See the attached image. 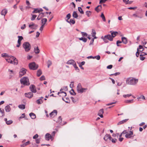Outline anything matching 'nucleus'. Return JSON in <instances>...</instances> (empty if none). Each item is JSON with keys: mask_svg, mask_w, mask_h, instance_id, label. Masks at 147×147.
I'll return each mask as SVG.
<instances>
[{"mask_svg": "<svg viewBox=\"0 0 147 147\" xmlns=\"http://www.w3.org/2000/svg\"><path fill=\"white\" fill-rule=\"evenodd\" d=\"M138 80L135 78H129L126 80L127 83L130 85H135L138 82Z\"/></svg>", "mask_w": 147, "mask_h": 147, "instance_id": "1", "label": "nucleus"}, {"mask_svg": "<svg viewBox=\"0 0 147 147\" xmlns=\"http://www.w3.org/2000/svg\"><path fill=\"white\" fill-rule=\"evenodd\" d=\"M20 82L24 85L28 86L30 85L28 78L26 77H24L20 80Z\"/></svg>", "mask_w": 147, "mask_h": 147, "instance_id": "2", "label": "nucleus"}, {"mask_svg": "<svg viewBox=\"0 0 147 147\" xmlns=\"http://www.w3.org/2000/svg\"><path fill=\"white\" fill-rule=\"evenodd\" d=\"M87 89V88H82L81 85L80 83L78 84L77 87V91L78 93H82L85 92Z\"/></svg>", "mask_w": 147, "mask_h": 147, "instance_id": "3", "label": "nucleus"}, {"mask_svg": "<svg viewBox=\"0 0 147 147\" xmlns=\"http://www.w3.org/2000/svg\"><path fill=\"white\" fill-rule=\"evenodd\" d=\"M23 46L26 52H28L30 49V44L28 42L24 43Z\"/></svg>", "mask_w": 147, "mask_h": 147, "instance_id": "4", "label": "nucleus"}, {"mask_svg": "<svg viewBox=\"0 0 147 147\" xmlns=\"http://www.w3.org/2000/svg\"><path fill=\"white\" fill-rule=\"evenodd\" d=\"M29 67L30 69L35 70L38 68V65L36 64L35 63L32 62L29 64Z\"/></svg>", "mask_w": 147, "mask_h": 147, "instance_id": "5", "label": "nucleus"}, {"mask_svg": "<svg viewBox=\"0 0 147 147\" xmlns=\"http://www.w3.org/2000/svg\"><path fill=\"white\" fill-rule=\"evenodd\" d=\"M7 58L6 59V61L9 63H13V59H15V57L12 56H9V57H7Z\"/></svg>", "mask_w": 147, "mask_h": 147, "instance_id": "6", "label": "nucleus"}, {"mask_svg": "<svg viewBox=\"0 0 147 147\" xmlns=\"http://www.w3.org/2000/svg\"><path fill=\"white\" fill-rule=\"evenodd\" d=\"M27 70L24 68H22L19 72V76L22 77L26 73Z\"/></svg>", "mask_w": 147, "mask_h": 147, "instance_id": "7", "label": "nucleus"}, {"mask_svg": "<svg viewBox=\"0 0 147 147\" xmlns=\"http://www.w3.org/2000/svg\"><path fill=\"white\" fill-rule=\"evenodd\" d=\"M30 89L31 92L33 93H36V90L35 86L34 85H31L30 87Z\"/></svg>", "mask_w": 147, "mask_h": 147, "instance_id": "8", "label": "nucleus"}, {"mask_svg": "<svg viewBox=\"0 0 147 147\" xmlns=\"http://www.w3.org/2000/svg\"><path fill=\"white\" fill-rule=\"evenodd\" d=\"M133 133L132 131H131L129 133H127L125 135V137L128 138H131V137H134V136H132Z\"/></svg>", "mask_w": 147, "mask_h": 147, "instance_id": "9", "label": "nucleus"}, {"mask_svg": "<svg viewBox=\"0 0 147 147\" xmlns=\"http://www.w3.org/2000/svg\"><path fill=\"white\" fill-rule=\"evenodd\" d=\"M45 139L47 141H49L50 139L53 140L52 136L49 133H47L45 135Z\"/></svg>", "mask_w": 147, "mask_h": 147, "instance_id": "10", "label": "nucleus"}, {"mask_svg": "<svg viewBox=\"0 0 147 147\" xmlns=\"http://www.w3.org/2000/svg\"><path fill=\"white\" fill-rule=\"evenodd\" d=\"M25 95L26 97L29 98H31L33 97V94L32 92H29L25 93Z\"/></svg>", "mask_w": 147, "mask_h": 147, "instance_id": "11", "label": "nucleus"}, {"mask_svg": "<svg viewBox=\"0 0 147 147\" xmlns=\"http://www.w3.org/2000/svg\"><path fill=\"white\" fill-rule=\"evenodd\" d=\"M112 139V137L109 134H107L105 135L104 138V139L105 141H107L109 140H111Z\"/></svg>", "mask_w": 147, "mask_h": 147, "instance_id": "12", "label": "nucleus"}, {"mask_svg": "<svg viewBox=\"0 0 147 147\" xmlns=\"http://www.w3.org/2000/svg\"><path fill=\"white\" fill-rule=\"evenodd\" d=\"M57 111L56 110H54L50 114V116L51 117H53L57 115Z\"/></svg>", "mask_w": 147, "mask_h": 147, "instance_id": "13", "label": "nucleus"}, {"mask_svg": "<svg viewBox=\"0 0 147 147\" xmlns=\"http://www.w3.org/2000/svg\"><path fill=\"white\" fill-rule=\"evenodd\" d=\"M9 105H12V104H9L6 106L5 108V111L7 112H9L11 111V108Z\"/></svg>", "mask_w": 147, "mask_h": 147, "instance_id": "14", "label": "nucleus"}, {"mask_svg": "<svg viewBox=\"0 0 147 147\" xmlns=\"http://www.w3.org/2000/svg\"><path fill=\"white\" fill-rule=\"evenodd\" d=\"M143 49V47L141 45H140L139 46V48H137V51L136 53V55L137 57H138L140 54L139 49Z\"/></svg>", "mask_w": 147, "mask_h": 147, "instance_id": "15", "label": "nucleus"}, {"mask_svg": "<svg viewBox=\"0 0 147 147\" xmlns=\"http://www.w3.org/2000/svg\"><path fill=\"white\" fill-rule=\"evenodd\" d=\"M105 38L109 40L112 41L113 40V38L111 35L110 34L107 35L105 36Z\"/></svg>", "mask_w": 147, "mask_h": 147, "instance_id": "16", "label": "nucleus"}, {"mask_svg": "<svg viewBox=\"0 0 147 147\" xmlns=\"http://www.w3.org/2000/svg\"><path fill=\"white\" fill-rule=\"evenodd\" d=\"M7 10L5 9H3L1 12V15L2 16H4L7 14Z\"/></svg>", "mask_w": 147, "mask_h": 147, "instance_id": "17", "label": "nucleus"}, {"mask_svg": "<svg viewBox=\"0 0 147 147\" xmlns=\"http://www.w3.org/2000/svg\"><path fill=\"white\" fill-rule=\"evenodd\" d=\"M102 9L101 5H99L95 8V10L97 12H98L100 11Z\"/></svg>", "mask_w": 147, "mask_h": 147, "instance_id": "18", "label": "nucleus"}, {"mask_svg": "<svg viewBox=\"0 0 147 147\" xmlns=\"http://www.w3.org/2000/svg\"><path fill=\"white\" fill-rule=\"evenodd\" d=\"M75 63L74 60L72 59L69 60L67 62V63L68 64L74 65Z\"/></svg>", "mask_w": 147, "mask_h": 147, "instance_id": "19", "label": "nucleus"}, {"mask_svg": "<svg viewBox=\"0 0 147 147\" xmlns=\"http://www.w3.org/2000/svg\"><path fill=\"white\" fill-rule=\"evenodd\" d=\"M4 120L5 121L6 123L8 125L11 124L13 122V121L11 120L7 121V118H5L4 119Z\"/></svg>", "mask_w": 147, "mask_h": 147, "instance_id": "20", "label": "nucleus"}, {"mask_svg": "<svg viewBox=\"0 0 147 147\" xmlns=\"http://www.w3.org/2000/svg\"><path fill=\"white\" fill-rule=\"evenodd\" d=\"M121 39L122 42L124 44H126L127 43V40L126 38L125 37H122L121 38Z\"/></svg>", "mask_w": 147, "mask_h": 147, "instance_id": "21", "label": "nucleus"}, {"mask_svg": "<svg viewBox=\"0 0 147 147\" xmlns=\"http://www.w3.org/2000/svg\"><path fill=\"white\" fill-rule=\"evenodd\" d=\"M34 52L36 54H38L39 53L40 50L38 47H34Z\"/></svg>", "mask_w": 147, "mask_h": 147, "instance_id": "22", "label": "nucleus"}, {"mask_svg": "<svg viewBox=\"0 0 147 147\" xmlns=\"http://www.w3.org/2000/svg\"><path fill=\"white\" fill-rule=\"evenodd\" d=\"M110 32L111 33V36H112L113 38L116 36V34H118V32H112V31H111Z\"/></svg>", "mask_w": 147, "mask_h": 147, "instance_id": "23", "label": "nucleus"}, {"mask_svg": "<svg viewBox=\"0 0 147 147\" xmlns=\"http://www.w3.org/2000/svg\"><path fill=\"white\" fill-rule=\"evenodd\" d=\"M29 115L32 119H34L36 117V115L34 113H31L29 114Z\"/></svg>", "mask_w": 147, "mask_h": 147, "instance_id": "24", "label": "nucleus"}, {"mask_svg": "<svg viewBox=\"0 0 147 147\" xmlns=\"http://www.w3.org/2000/svg\"><path fill=\"white\" fill-rule=\"evenodd\" d=\"M47 21V20L46 18H44L42 19L41 20L42 25L44 26Z\"/></svg>", "mask_w": 147, "mask_h": 147, "instance_id": "25", "label": "nucleus"}, {"mask_svg": "<svg viewBox=\"0 0 147 147\" xmlns=\"http://www.w3.org/2000/svg\"><path fill=\"white\" fill-rule=\"evenodd\" d=\"M36 102L38 104H41L43 102V101L42 100V99L40 98L37 100L36 101Z\"/></svg>", "mask_w": 147, "mask_h": 147, "instance_id": "26", "label": "nucleus"}, {"mask_svg": "<svg viewBox=\"0 0 147 147\" xmlns=\"http://www.w3.org/2000/svg\"><path fill=\"white\" fill-rule=\"evenodd\" d=\"M4 111L3 109H0V116L2 117L4 115Z\"/></svg>", "mask_w": 147, "mask_h": 147, "instance_id": "27", "label": "nucleus"}, {"mask_svg": "<svg viewBox=\"0 0 147 147\" xmlns=\"http://www.w3.org/2000/svg\"><path fill=\"white\" fill-rule=\"evenodd\" d=\"M42 74V72L40 69L38 70L37 71V76L39 77Z\"/></svg>", "mask_w": 147, "mask_h": 147, "instance_id": "28", "label": "nucleus"}, {"mask_svg": "<svg viewBox=\"0 0 147 147\" xmlns=\"http://www.w3.org/2000/svg\"><path fill=\"white\" fill-rule=\"evenodd\" d=\"M127 120V119H125L122 121H121L118 123L117 124L119 125L123 123H124L126 122Z\"/></svg>", "mask_w": 147, "mask_h": 147, "instance_id": "29", "label": "nucleus"}, {"mask_svg": "<svg viewBox=\"0 0 147 147\" xmlns=\"http://www.w3.org/2000/svg\"><path fill=\"white\" fill-rule=\"evenodd\" d=\"M19 108L21 109H24L25 108V105H20L18 106Z\"/></svg>", "mask_w": 147, "mask_h": 147, "instance_id": "30", "label": "nucleus"}, {"mask_svg": "<svg viewBox=\"0 0 147 147\" xmlns=\"http://www.w3.org/2000/svg\"><path fill=\"white\" fill-rule=\"evenodd\" d=\"M73 16L75 18H77L78 17V15L76 11H74L73 13Z\"/></svg>", "mask_w": 147, "mask_h": 147, "instance_id": "31", "label": "nucleus"}, {"mask_svg": "<svg viewBox=\"0 0 147 147\" xmlns=\"http://www.w3.org/2000/svg\"><path fill=\"white\" fill-rule=\"evenodd\" d=\"M80 40H82L84 42H86L87 41V39L86 38L81 37L79 38Z\"/></svg>", "mask_w": 147, "mask_h": 147, "instance_id": "32", "label": "nucleus"}, {"mask_svg": "<svg viewBox=\"0 0 147 147\" xmlns=\"http://www.w3.org/2000/svg\"><path fill=\"white\" fill-rule=\"evenodd\" d=\"M62 100L65 101L67 103H69L70 102V101L68 99H67V98H63V97L62 98Z\"/></svg>", "mask_w": 147, "mask_h": 147, "instance_id": "33", "label": "nucleus"}, {"mask_svg": "<svg viewBox=\"0 0 147 147\" xmlns=\"http://www.w3.org/2000/svg\"><path fill=\"white\" fill-rule=\"evenodd\" d=\"M78 10L81 14H83L84 13V12L81 7H78Z\"/></svg>", "mask_w": 147, "mask_h": 147, "instance_id": "34", "label": "nucleus"}, {"mask_svg": "<svg viewBox=\"0 0 147 147\" xmlns=\"http://www.w3.org/2000/svg\"><path fill=\"white\" fill-rule=\"evenodd\" d=\"M60 96H65L67 95V94L66 92H63L59 95Z\"/></svg>", "mask_w": 147, "mask_h": 147, "instance_id": "35", "label": "nucleus"}, {"mask_svg": "<svg viewBox=\"0 0 147 147\" xmlns=\"http://www.w3.org/2000/svg\"><path fill=\"white\" fill-rule=\"evenodd\" d=\"M18 63V61L17 59H16V58H15V59H13V63L14 65H17Z\"/></svg>", "mask_w": 147, "mask_h": 147, "instance_id": "36", "label": "nucleus"}, {"mask_svg": "<svg viewBox=\"0 0 147 147\" xmlns=\"http://www.w3.org/2000/svg\"><path fill=\"white\" fill-rule=\"evenodd\" d=\"M101 38L102 39H103V41L105 42V43H107L108 42V41L107 40V38H105V36L103 37V36H102L101 37Z\"/></svg>", "mask_w": 147, "mask_h": 147, "instance_id": "37", "label": "nucleus"}, {"mask_svg": "<svg viewBox=\"0 0 147 147\" xmlns=\"http://www.w3.org/2000/svg\"><path fill=\"white\" fill-rule=\"evenodd\" d=\"M1 56L3 57H9V55L6 53H3L1 54Z\"/></svg>", "mask_w": 147, "mask_h": 147, "instance_id": "38", "label": "nucleus"}, {"mask_svg": "<svg viewBox=\"0 0 147 147\" xmlns=\"http://www.w3.org/2000/svg\"><path fill=\"white\" fill-rule=\"evenodd\" d=\"M101 17L102 18L103 21L105 22L106 21V19L103 13H101Z\"/></svg>", "mask_w": 147, "mask_h": 147, "instance_id": "39", "label": "nucleus"}, {"mask_svg": "<svg viewBox=\"0 0 147 147\" xmlns=\"http://www.w3.org/2000/svg\"><path fill=\"white\" fill-rule=\"evenodd\" d=\"M47 63L48 65V67L49 68L50 66L52 64V62L50 60H49L47 61Z\"/></svg>", "mask_w": 147, "mask_h": 147, "instance_id": "40", "label": "nucleus"}, {"mask_svg": "<svg viewBox=\"0 0 147 147\" xmlns=\"http://www.w3.org/2000/svg\"><path fill=\"white\" fill-rule=\"evenodd\" d=\"M73 65L74 68H75L76 70H78V71H79V69L78 67L77 66L76 63Z\"/></svg>", "mask_w": 147, "mask_h": 147, "instance_id": "41", "label": "nucleus"}, {"mask_svg": "<svg viewBox=\"0 0 147 147\" xmlns=\"http://www.w3.org/2000/svg\"><path fill=\"white\" fill-rule=\"evenodd\" d=\"M70 93L72 95H76V93L75 92L74 90L72 89H71V90L70 92Z\"/></svg>", "mask_w": 147, "mask_h": 147, "instance_id": "42", "label": "nucleus"}, {"mask_svg": "<svg viewBox=\"0 0 147 147\" xmlns=\"http://www.w3.org/2000/svg\"><path fill=\"white\" fill-rule=\"evenodd\" d=\"M86 14L88 17H89L91 14V12L90 11H87L86 12Z\"/></svg>", "mask_w": 147, "mask_h": 147, "instance_id": "43", "label": "nucleus"}, {"mask_svg": "<svg viewBox=\"0 0 147 147\" xmlns=\"http://www.w3.org/2000/svg\"><path fill=\"white\" fill-rule=\"evenodd\" d=\"M103 109H101L99 110L98 115L103 114Z\"/></svg>", "mask_w": 147, "mask_h": 147, "instance_id": "44", "label": "nucleus"}, {"mask_svg": "<svg viewBox=\"0 0 147 147\" xmlns=\"http://www.w3.org/2000/svg\"><path fill=\"white\" fill-rule=\"evenodd\" d=\"M39 13V11L38 9H34V11L32 12V13Z\"/></svg>", "mask_w": 147, "mask_h": 147, "instance_id": "45", "label": "nucleus"}, {"mask_svg": "<svg viewBox=\"0 0 147 147\" xmlns=\"http://www.w3.org/2000/svg\"><path fill=\"white\" fill-rule=\"evenodd\" d=\"M36 15H34V14H33L32 15V17L31 18V20L32 21H33L34 20L35 18H36Z\"/></svg>", "mask_w": 147, "mask_h": 147, "instance_id": "46", "label": "nucleus"}, {"mask_svg": "<svg viewBox=\"0 0 147 147\" xmlns=\"http://www.w3.org/2000/svg\"><path fill=\"white\" fill-rule=\"evenodd\" d=\"M36 26V25L35 24L33 23L32 22L29 25V27L30 28L32 26Z\"/></svg>", "mask_w": 147, "mask_h": 147, "instance_id": "47", "label": "nucleus"}, {"mask_svg": "<svg viewBox=\"0 0 147 147\" xmlns=\"http://www.w3.org/2000/svg\"><path fill=\"white\" fill-rule=\"evenodd\" d=\"M69 23L74 24L75 23V22L74 20L71 19H70L69 20Z\"/></svg>", "mask_w": 147, "mask_h": 147, "instance_id": "48", "label": "nucleus"}, {"mask_svg": "<svg viewBox=\"0 0 147 147\" xmlns=\"http://www.w3.org/2000/svg\"><path fill=\"white\" fill-rule=\"evenodd\" d=\"M92 36H94L95 35H96V32L95 30H94L92 29Z\"/></svg>", "mask_w": 147, "mask_h": 147, "instance_id": "49", "label": "nucleus"}, {"mask_svg": "<svg viewBox=\"0 0 147 147\" xmlns=\"http://www.w3.org/2000/svg\"><path fill=\"white\" fill-rule=\"evenodd\" d=\"M131 96L132 95L131 94H127L123 95V96L124 98H126L127 97H129L130 96Z\"/></svg>", "mask_w": 147, "mask_h": 147, "instance_id": "50", "label": "nucleus"}, {"mask_svg": "<svg viewBox=\"0 0 147 147\" xmlns=\"http://www.w3.org/2000/svg\"><path fill=\"white\" fill-rule=\"evenodd\" d=\"M140 99H142L143 100H145V97L143 95H141L140 97L138 98V99L139 100Z\"/></svg>", "mask_w": 147, "mask_h": 147, "instance_id": "51", "label": "nucleus"}, {"mask_svg": "<svg viewBox=\"0 0 147 147\" xmlns=\"http://www.w3.org/2000/svg\"><path fill=\"white\" fill-rule=\"evenodd\" d=\"M38 16L39 17H40L41 18L44 16V13H40Z\"/></svg>", "mask_w": 147, "mask_h": 147, "instance_id": "52", "label": "nucleus"}, {"mask_svg": "<svg viewBox=\"0 0 147 147\" xmlns=\"http://www.w3.org/2000/svg\"><path fill=\"white\" fill-rule=\"evenodd\" d=\"M133 100H134L133 99L128 100H127V101H126V103H132L133 102Z\"/></svg>", "mask_w": 147, "mask_h": 147, "instance_id": "53", "label": "nucleus"}, {"mask_svg": "<svg viewBox=\"0 0 147 147\" xmlns=\"http://www.w3.org/2000/svg\"><path fill=\"white\" fill-rule=\"evenodd\" d=\"M147 54L144 52H142L141 53V54L140 55V57H143L145 55H147Z\"/></svg>", "mask_w": 147, "mask_h": 147, "instance_id": "54", "label": "nucleus"}, {"mask_svg": "<svg viewBox=\"0 0 147 147\" xmlns=\"http://www.w3.org/2000/svg\"><path fill=\"white\" fill-rule=\"evenodd\" d=\"M71 17V15L70 13H68L66 16L65 18H67V20L69 19Z\"/></svg>", "mask_w": 147, "mask_h": 147, "instance_id": "55", "label": "nucleus"}, {"mask_svg": "<svg viewBox=\"0 0 147 147\" xmlns=\"http://www.w3.org/2000/svg\"><path fill=\"white\" fill-rule=\"evenodd\" d=\"M45 79V77L44 76H42L40 78V80H43Z\"/></svg>", "mask_w": 147, "mask_h": 147, "instance_id": "56", "label": "nucleus"}, {"mask_svg": "<svg viewBox=\"0 0 147 147\" xmlns=\"http://www.w3.org/2000/svg\"><path fill=\"white\" fill-rule=\"evenodd\" d=\"M95 58L98 60H99L100 59V57L99 55H97L94 57V59Z\"/></svg>", "mask_w": 147, "mask_h": 147, "instance_id": "57", "label": "nucleus"}, {"mask_svg": "<svg viewBox=\"0 0 147 147\" xmlns=\"http://www.w3.org/2000/svg\"><path fill=\"white\" fill-rule=\"evenodd\" d=\"M81 33L82 34V36H87V34L84 32H81Z\"/></svg>", "mask_w": 147, "mask_h": 147, "instance_id": "58", "label": "nucleus"}, {"mask_svg": "<svg viewBox=\"0 0 147 147\" xmlns=\"http://www.w3.org/2000/svg\"><path fill=\"white\" fill-rule=\"evenodd\" d=\"M111 140V141L113 143H115L117 141V140L116 139H112H112Z\"/></svg>", "mask_w": 147, "mask_h": 147, "instance_id": "59", "label": "nucleus"}, {"mask_svg": "<svg viewBox=\"0 0 147 147\" xmlns=\"http://www.w3.org/2000/svg\"><path fill=\"white\" fill-rule=\"evenodd\" d=\"M120 74V73L119 72H116L115 74H111L110 75V76L114 75V76H116L117 75H119Z\"/></svg>", "mask_w": 147, "mask_h": 147, "instance_id": "60", "label": "nucleus"}, {"mask_svg": "<svg viewBox=\"0 0 147 147\" xmlns=\"http://www.w3.org/2000/svg\"><path fill=\"white\" fill-rule=\"evenodd\" d=\"M18 40L20 41H21L23 39V37L22 36H18Z\"/></svg>", "mask_w": 147, "mask_h": 147, "instance_id": "61", "label": "nucleus"}, {"mask_svg": "<svg viewBox=\"0 0 147 147\" xmlns=\"http://www.w3.org/2000/svg\"><path fill=\"white\" fill-rule=\"evenodd\" d=\"M107 0H100L99 3L100 4L101 3H105Z\"/></svg>", "mask_w": 147, "mask_h": 147, "instance_id": "62", "label": "nucleus"}, {"mask_svg": "<svg viewBox=\"0 0 147 147\" xmlns=\"http://www.w3.org/2000/svg\"><path fill=\"white\" fill-rule=\"evenodd\" d=\"M25 115L24 113H23L22 114V116H20L19 117V119L20 120V119L22 118H24L25 117Z\"/></svg>", "mask_w": 147, "mask_h": 147, "instance_id": "63", "label": "nucleus"}, {"mask_svg": "<svg viewBox=\"0 0 147 147\" xmlns=\"http://www.w3.org/2000/svg\"><path fill=\"white\" fill-rule=\"evenodd\" d=\"M113 66L112 65H109L107 67V68L108 69H111L112 68Z\"/></svg>", "mask_w": 147, "mask_h": 147, "instance_id": "64", "label": "nucleus"}]
</instances>
